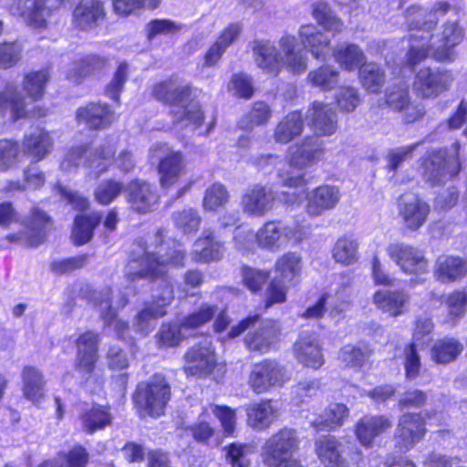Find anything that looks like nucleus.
<instances>
[{"instance_id":"nucleus-1","label":"nucleus","mask_w":467,"mask_h":467,"mask_svg":"<svg viewBox=\"0 0 467 467\" xmlns=\"http://www.w3.org/2000/svg\"><path fill=\"white\" fill-rule=\"evenodd\" d=\"M187 251L180 245L167 248L164 257L156 252L144 251L141 254L131 253L128 264H135L138 270L129 273L130 281L147 280L150 283L160 281L157 295L137 313L136 322L147 324L151 319H158L167 315V308L175 299L174 283L170 268H182L186 265Z\"/></svg>"},{"instance_id":"nucleus-2","label":"nucleus","mask_w":467,"mask_h":467,"mask_svg":"<svg viewBox=\"0 0 467 467\" xmlns=\"http://www.w3.org/2000/svg\"><path fill=\"white\" fill-rule=\"evenodd\" d=\"M171 400V386L160 372L140 381L131 394L133 407L140 416L158 419L163 416Z\"/></svg>"},{"instance_id":"nucleus-3","label":"nucleus","mask_w":467,"mask_h":467,"mask_svg":"<svg viewBox=\"0 0 467 467\" xmlns=\"http://www.w3.org/2000/svg\"><path fill=\"white\" fill-rule=\"evenodd\" d=\"M452 152L447 148L428 150L419 160V171L422 180L431 187L438 186L457 177L462 171L461 144H451Z\"/></svg>"},{"instance_id":"nucleus-4","label":"nucleus","mask_w":467,"mask_h":467,"mask_svg":"<svg viewBox=\"0 0 467 467\" xmlns=\"http://www.w3.org/2000/svg\"><path fill=\"white\" fill-rule=\"evenodd\" d=\"M314 444L315 453L325 467H350L361 458V451L354 443H342L334 435H322Z\"/></svg>"},{"instance_id":"nucleus-5","label":"nucleus","mask_w":467,"mask_h":467,"mask_svg":"<svg viewBox=\"0 0 467 467\" xmlns=\"http://www.w3.org/2000/svg\"><path fill=\"white\" fill-rule=\"evenodd\" d=\"M378 107L400 113L404 124L420 121L426 114L425 107L413 101L410 88L404 83H395L387 88L383 98L378 100Z\"/></svg>"},{"instance_id":"nucleus-6","label":"nucleus","mask_w":467,"mask_h":467,"mask_svg":"<svg viewBox=\"0 0 467 467\" xmlns=\"http://www.w3.org/2000/svg\"><path fill=\"white\" fill-rule=\"evenodd\" d=\"M300 438L297 431L289 427H284L273 433L264 443L261 459L267 467H278L289 460L299 450Z\"/></svg>"},{"instance_id":"nucleus-7","label":"nucleus","mask_w":467,"mask_h":467,"mask_svg":"<svg viewBox=\"0 0 467 467\" xmlns=\"http://www.w3.org/2000/svg\"><path fill=\"white\" fill-rule=\"evenodd\" d=\"M432 414L431 411H407L401 414L393 434L394 448L399 452L406 453L422 441L428 432L427 418Z\"/></svg>"},{"instance_id":"nucleus-8","label":"nucleus","mask_w":467,"mask_h":467,"mask_svg":"<svg viewBox=\"0 0 467 467\" xmlns=\"http://www.w3.org/2000/svg\"><path fill=\"white\" fill-rule=\"evenodd\" d=\"M434 327L435 325L431 317L420 316L416 317L412 338L404 345L401 354L404 375L408 380L416 379L420 375L422 364L418 344L421 343L426 337H431Z\"/></svg>"},{"instance_id":"nucleus-9","label":"nucleus","mask_w":467,"mask_h":467,"mask_svg":"<svg viewBox=\"0 0 467 467\" xmlns=\"http://www.w3.org/2000/svg\"><path fill=\"white\" fill-rule=\"evenodd\" d=\"M289 379L285 368L277 360L265 358L252 366L247 384L254 393L259 395L282 388Z\"/></svg>"},{"instance_id":"nucleus-10","label":"nucleus","mask_w":467,"mask_h":467,"mask_svg":"<svg viewBox=\"0 0 467 467\" xmlns=\"http://www.w3.org/2000/svg\"><path fill=\"white\" fill-rule=\"evenodd\" d=\"M452 80L448 69L422 67L414 75L412 88L423 99H435L450 90Z\"/></svg>"},{"instance_id":"nucleus-11","label":"nucleus","mask_w":467,"mask_h":467,"mask_svg":"<svg viewBox=\"0 0 467 467\" xmlns=\"http://www.w3.org/2000/svg\"><path fill=\"white\" fill-rule=\"evenodd\" d=\"M217 367V355L211 343H195L183 355L182 371L187 377L206 379Z\"/></svg>"},{"instance_id":"nucleus-12","label":"nucleus","mask_w":467,"mask_h":467,"mask_svg":"<svg viewBox=\"0 0 467 467\" xmlns=\"http://www.w3.org/2000/svg\"><path fill=\"white\" fill-rule=\"evenodd\" d=\"M387 253L406 275L420 276L429 273V259L424 251L417 246L404 243H393L388 245Z\"/></svg>"},{"instance_id":"nucleus-13","label":"nucleus","mask_w":467,"mask_h":467,"mask_svg":"<svg viewBox=\"0 0 467 467\" xmlns=\"http://www.w3.org/2000/svg\"><path fill=\"white\" fill-rule=\"evenodd\" d=\"M118 116L113 108L105 101H88L78 107L75 112L77 123L82 124L88 131L109 130Z\"/></svg>"},{"instance_id":"nucleus-14","label":"nucleus","mask_w":467,"mask_h":467,"mask_svg":"<svg viewBox=\"0 0 467 467\" xmlns=\"http://www.w3.org/2000/svg\"><path fill=\"white\" fill-rule=\"evenodd\" d=\"M99 344L100 336L92 329H87L76 337V370L88 376L95 373L99 360Z\"/></svg>"},{"instance_id":"nucleus-15","label":"nucleus","mask_w":467,"mask_h":467,"mask_svg":"<svg viewBox=\"0 0 467 467\" xmlns=\"http://www.w3.org/2000/svg\"><path fill=\"white\" fill-rule=\"evenodd\" d=\"M404 16L407 30L411 33L409 36L410 43H416L419 40L431 41L439 19L432 17L429 8L420 4H412L406 8Z\"/></svg>"},{"instance_id":"nucleus-16","label":"nucleus","mask_w":467,"mask_h":467,"mask_svg":"<svg viewBox=\"0 0 467 467\" xmlns=\"http://www.w3.org/2000/svg\"><path fill=\"white\" fill-rule=\"evenodd\" d=\"M125 198L130 208L140 214L151 212L160 203L156 186L140 178H133L127 183Z\"/></svg>"},{"instance_id":"nucleus-17","label":"nucleus","mask_w":467,"mask_h":467,"mask_svg":"<svg viewBox=\"0 0 467 467\" xmlns=\"http://www.w3.org/2000/svg\"><path fill=\"white\" fill-rule=\"evenodd\" d=\"M107 7L102 0H79L72 9L71 23L75 29L91 31L107 19Z\"/></svg>"},{"instance_id":"nucleus-18","label":"nucleus","mask_w":467,"mask_h":467,"mask_svg":"<svg viewBox=\"0 0 467 467\" xmlns=\"http://www.w3.org/2000/svg\"><path fill=\"white\" fill-rule=\"evenodd\" d=\"M275 192L261 183L248 186L241 197V208L250 217H264L275 203Z\"/></svg>"},{"instance_id":"nucleus-19","label":"nucleus","mask_w":467,"mask_h":467,"mask_svg":"<svg viewBox=\"0 0 467 467\" xmlns=\"http://www.w3.org/2000/svg\"><path fill=\"white\" fill-rule=\"evenodd\" d=\"M194 88L191 83L181 85L178 79L168 77L154 82L150 95L156 101L169 107L178 106L193 96Z\"/></svg>"},{"instance_id":"nucleus-20","label":"nucleus","mask_w":467,"mask_h":467,"mask_svg":"<svg viewBox=\"0 0 467 467\" xmlns=\"http://www.w3.org/2000/svg\"><path fill=\"white\" fill-rule=\"evenodd\" d=\"M398 212L404 228L410 232H417L426 223L431 213V205L419 194H412L409 199L401 195L398 202Z\"/></svg>"},{"instance_id":"nucleus-21","label":"nucleus","mask_w":467,"mask_h":467,"mask_svg":"<svg viewBox=\"0 0 467 467\" xmlns=\"http://www.w3.org/2000/svg\"><path fill=\"white\" fill-rule=\"evenodd\" d=\"M23 225L27 244L30 247H37L47 241L54 228V220L38 204H35L31 207Z\"/></svg>"},{"instance_id":"nucleus-22","label":"nucleus","mask_w":467,"mask_h":467,"mask_svg":"<svg viewBox=\"0 0 467 467\" xmlns=\"http://www.w3.org/2000/svg\"><path fill=\"white\" fill-rule=\"evenodd\" d=\"M392 420L385 414H366L356 422L354 434L365 448H371L375 439L389 432L392 428Z\"/></svg>"},{"instance_id":"nucleus-23","label":"nucleus","mask_w":467,"mask_h":467,"mask_svg":"<svg viewBox=\"0 0 467 467\" xmlns=\"http://www.w3.org/2000/svg\"><path fill=\"white\" fill-rule=\"evenodd\" d=\"M325 150L322 140L311 135L306 136L289 148L288 163L298 169L310 167L324 158Z\"/></svg>"},{"instance_id":"nucleus-24","label":"nucleus","mask_w":467,"mask_h":467,"mask_svg":"<svg viewBox=\"0 0 467 467\" xmlns=\"http://www.w3.org/2000/svg\"><path fill=\"white\" fill-rule=\"evenodd\" d=\"M160 186L168 190L179 182L187 171V160L182 150H171L160 158L156 166Z\"/></svg>"},{"instance_id":"nucleus-25","label":"nucleus","mask_w":467,"mask_h":467,"mask_svg":"<svg viewBox=\"0 0 467 467\" xmlns=\"http://www.w3.org/2000/svg\"><path fill=\"white\" fill-rule=\"evenodd\" d=\"M307 120L314 137H327L337 130V118L329 104L315 100L307 111Z\"/></svg>"},{"instance_id":"nucleus-26","label":"nucleus","mask_w":467,"mask_h":467,"mask_svg":"<svg viewBox=\"0 0 467 467\" xmlns=\"http://www.w3.org/2000/svg\"><path fill=\"white\" fill-rule=\"evenodd\" d=\"M464 28L458 20H447L443 23L439 45L432 51V57L437 62H451L455 56L454 48L464 39Z\"/></svg>"},{"instance_id":"nucleus-27","label":"nucleus","mask_w":467,"mask_h":467,"mask_svg":"<svg viewBox=\"0 0 467 467\" xmlns=\"http://www.w3.org/2000/svg\"><path fill=\"white\" fill-rule=\"evenodd\" d=\"M280 335L279 322L273 318H267L257 329L245 337L244 344L250 351L265 354L269 352L279 340Z\"/></svg>"},{"instance_id":"nucleus-28","label":"nucleus","mask_w":467,"mask_h":467,"mask_svg":"<svg viewBox=\"0 0 467 467\" xmlns=\"http://www.w3.org/2000/svg\"><path fill=\"white\" fill-rule=\"evenodd\" d=\"M433 275L442 284L458 282L467 276V260L459 255L441 254L436 259Z\"/></svg>"},{"instance_id":"nucleus-29","label":"nucleus","mask_w":467,"mask_h":467,"mask_svg":"<svg viewBox=\"0 0 467 467\" xmlns=\"http://www.w3.org/2000/svg\"><path fill=\"white\" fill-rule=\"evenodd\" d=\"M242 32L240 23H230L218 35L203 55V67H213L219 64L227 48Z\"/></svg>"},{"instance_id":"nucleus-30","label":"nucleus","mask_w":467,"mask_h":467,"mask_svg":"<svg viewBox=\"0 0 467 467\" xmlns=\"http://www.w3.org/2000/svg\"><path fill=\"white\" fill-rule=\"evenodd\" d=\"M102 221L100 211H91L86 213H78L73 218L70 231V239L75 246L88 244L94 237L96 229Z\"/></svg>"},{"instance_id":"nucleus-31","label":"nucleus","mask_w":467,"mask_h":467,"mask_svg":"<svg viewBox=\"0 0 467 467\" xmlns=\"http://www.w3.org/2000/svg\"><path fill=\"white\" fill-rule=\"evenodd\" d=\"M78 419L83 431L87 434H94L112 425L111 407L109 404L94 402L88 408L82 410Z\"/></svg>"},{"instance_id":"nucleus-32","label":"nucleus","mask_w":467,"mask_h":467,"mask_svg":"<svg viewBox=\"0 0 467 467\" xmlns=\"http://www.w3.org/2000/svg\"><path fill=\"white\" fill-rule=\"evenodd\" d=\"M374 349L370 343L360 340L355 344L348 343L340 348L338 359L346 368L354 371H361L367 366H370V358Z\"/></svg>"},{"instance_id":"nucleus-33","label":"nucleus","mask_w":467,"mask_h":467,"mask_svg":"<svg viewBox=\"0 0 467 467\" xmlns=\"http://www.w3.org/2000/svg\"><path fill=\"white\" fill-rule=\"evenodd\" d=\"M8 113L12 121L29 116L26 97L19 92L16 85L10 83L0 90V118H5Z\"/></svg>"},{"instance_id":"nucleus-34","label":"nucleus","mask_w":467,"mask_h":467,"mask_svg":"<svg viewBox=\"0 0 467 467\" xmlns=\"http://www.w3.org/2000/svg\"><path fill=\"white\" fill-rule=\"evenodd\" d=\"M53 140L44 128L37 127L33 131L25 134L22 140V150L25 156L32 161H42L52 150Z\"/></svg>"},{"instance_id":"nucleus-35","label":"nucleus","mask_w":467,"mask_h":467,"mask_svg":"<svg viewBox=\"0 0 467 467\" xmlns=\"http://www.w3.org/2000/svg\"><path fill=\"white\" fill-rule=\"evenodd\" d=\"M254 59L260 68L273 77L283 69V59L276 47L268 40H255L253 47Z\"/></svg>"},{"instance_id":"nucleus-36","label":"nucleus","mask_w":467,"mask_h":467,"mask_svg":"<svg viewBox=\"0 0 467 467\" xmlns=\"http://www.w3.org/2000/svg\"><path fill=\"white\" fill-rule=\"evenodd\" d=\"M305 129V119L301 110H292L275 125L273 138L275 142L287 144L300 137Z\"/></svg>"},{"instance_id":"nucleus-37","label":"nucleus","mask_w":467,"mask_h":467,"mask_svg":"<svg viewBox=\"0 0 467 467\" xmlns=\"http://www.w3.org/2000/svg\"><path fill=\"white\" fill-rule=\"evenodd\" d=\"M109 64V58L99 54L90 53L84 55L72 62L68 78L76 83H81L84 79L104 70Z\"/></svg>"},{"instance_id":"nucleus-38","label":"nucleus","mask_w":467,"mask_h":467,"mask_svg":"<svg viewBox=\"0 0 467 467\" xmlns=\"http://www.w3.org/2000/svg\"><path fill=\"white\" fill-rule=\"evenodd\" d=\"M298 36L303 47L317 59H323L330 50V39L313 24L303 25Z\"/></svg>"},{"instance_id":"nucleus-39","label":"nucleus","mask_w":467,"mask_h":467,"mask_svg":"<svg viewBox=\"0 0 467 467\" xmlns=\"http://www.w3.org/2000/svg\"><path fill=\"white\" fill-rule=\"evenodd\" d=\"M339 196V192L335 186L323 184L316 187L307 198V213L311 216L321 215L325 211L336 206Z\"/></svg>"},{"instance_id":"nucleus-40","label":"nucleus","mask_w":467,"mask_h":467,"mask_svg":"<svg viewBox=\"0 0 467 467\" xmlns=\"http://www.w3.org/2000/svg\"><path fill=\"white\" fill-rule=\"evenodd\" d=\"M302 268V257L296 252L283 254L274 265L275 278L293 286L299 283Z\"/></svg>"},{"instance_id":"nucleus-41","label":"nucleus","mask_w":467,"mask_h":467,"mask_svg":"<svg viewBox=\"0 0 467 467\" xmlns=\"http://www.w3.org/2000/svg\"><path fill=\"white\" fill-rule=\"evenodd\" d=\"M50 80L51 67L49 66L25 73L22 80V88L26 93V97L33 102L43 99Z\"/></svg>"},{"instance_id":"nucleus-42","label":"nucleus","mask_w":467,"mask_h":467,"mask_svg":"<svg viewBox=\"0 0 467 467\" xmlns=\"http://www.w3.org/2000/svg\"><path fill=\"white\" fill-rule=\"evenodd\" d=\"M463 343L452 336L438 338L431 347V358L435 364L447 365L454 362L463 352Z\"/></svg>"},{"instance_id":"nucleus-43","label":"nucleus","mask_w":467,"mask_h":467,"mask_svg":"<svg viewBox=\"0 0 467 467\" xmlns=\"http://www.w3.org/2000/svg\"><path fill=\"white\" fill-rule=\"evenodd\" d=\"M409 294L402 289L379 290L373 295V302L382 312L398 317L406 311Z\"/></svg>"},{"instance_id":"nucleus-44","label":"nucleus","mask_w":467,"mask_h":467,"mask_svg":"<svg viewBox=\"0 0 467 467\" xmlns=\"http://www.w3.org/2000/svg\"><path fill=\"white\" fill-rule=\"evenodd\" d=\"M333 58L346 71L359 70L365 66L366 56L361 47L355 43L338 44L333 49Z\"/></svg>"},{"instance_id":"nucleus-45","label":"nucleus","mask_w":467,"mask_h":467,"mask_svg":"<svg viewBox=\"0 0 467 467\" xmlns=\"http://www.w3.org/2000/svg\"><path fill=\"white\" fill-rule=\"evenodd\" d=\"M285 225L280 220H268L256 231L254 240L261 248L278 250L284 243Z\"/></svg>"},{"instance_id":"nucleus-46","label":"nucleus","mask_w":467,"mask_h":467,"mask_svg":"<svg viewBox=\"0 0 467 467\" xmlns=\"http://www.w3.org/2000/svg\"><path fill=\"white\" fill-rule=\"evenodd\" d=\"M349 415V410L343 403H330L312 421L311 426L317 431H334L341 427Z\"/></svg>"},{"instance_id":"nucleus-47","label":"nucleus","mask_w":467,"mask_h":467,"mask_svg":"<svg viewBox=\"0 0 467 467\" xmlns=\"http://www.w3.org/2000/svg\"><path fill=\"white\" fill-rule=\"evenodd\" d=\"M22 391L25 399L36 403L39 402L45 395L46 380L41 370L32 365L22 368Z\"/></svg>"},{"instance_id":"nucleus-48","label":"nucleus","mask_w":467,"mask_h":467,"mask_svg":"<svg viewBox=\"0 0 467 467\" xmlns=\"http://www.w3.org/2000/svg\"><path fill=\"white\" fill-rule=\"evenodd\" d=\"M284 53L283 67H285L292 74L304 73L307 67L306 57L297 49V39L295 36L285 35L279 40Z\"/></svg>"},{"instance_id":"nucleus-49","label":"nucleus","mask_w":467,"mask_h":467,"mask_svg":"<svg viewBox=\"0 0 467 467\" xmlns=\"http://www.w3.org/2000/svg\"><path fill=\"white\" fill-rule=\"evenodd\" d=\"M196 244L200 246L194 252V257L197 262L210 263L219 261L223 257L224 244L217 240L212 230H204L196 240Z\"/></svg>"},{"instance_id":"nucleus-50","label":"nucleus","mask_w":467,"mask_h":467,"mask_svg":"<svg viewBox=\"0 0 467 467\" xmlns=\"http://www.w3.org/2000/svg\"><path fill=\"white\" fill-rule=\"evenodd\" d=\"M294 350L297 360L306 368L318 369L325 363L322 348L316 340L301 338L295 343Z\"/></svg>"},{"instance_id":"nucleus-51","label":"nucleus","mask_w":467,"mask_h":467,"mask_svg":"<svg viewBox=\"0 0 467 467\" xmlns=\"http://www.w3.org/2000/svg\"><path fill=\"white\" fill-rule=\"evenodd\" d=\"M358 80L368 93L379 95L382 92L387 76L385 69L375 62L365 63L358 70Z\"/></svg>"},{"instance_id":"nucleus-52","label":"nucleus","mask_w":467,"mask_h":467,"mask_svg":"<svg viewBox=\"0 0 467 467\" xmlns=\"http://www.w3.org/2000/svg\"><path fill=\"white\" fill-rule=\"evenodd\" d=\"M65 0H34L27 13L30 26L43 29L47 26V19L64 5Z\"/></svg>"},{"instance_id":"nucleus-53","label":"nucleus","mask_w":467,"mask_h":467,"mask_svg":"<svg viewBox=\"0 0 467 467\" xmlns=\"http://www.w3.org/2000/svg\"><path fill=\"white\" fill-rule=\"evenodd\" d=\"M250 425L258 430L268 429L277 416V409L273 406V400L265 399L250 405L246 410Z\"/></svg>"},{"instance_id":"nucleus-54","label":"nucleus","mask_w":467,"mask_h":467,"mask_svg":"<svg viewBox=\"0 0 467 467\" xmlns=\"http://www.w3.org/2000/svg\"><path fill=\"white\" fill-rule=\"evenodd\" d=\"M117 145L114 142H106L99 145L91 150L88 161V170L94 172L96 177L108 172L115 163Z\"/></svg>"},{"instance_id":"nucleus-55","label":"nucleus","mask_w":467,"mask_h":467,"mask_svg":"<svg viewBox=\"0 0 467 467\" xmlns=\"http://www.w3.org/2000/svg\"><path fill=\"white\" fill-rule=\"evenodd\" d=\"M230 201L227 187L219 182H213L204 191L202 206L205 212L215 213L223 208Z\"/></svg>"},{"instance_id":"nucleus-56","label":"nucleus","mask_w":467,"mask_h":467,"mask_svg":"<svg viewBox=\"0 0 467 467\" xmlns=\"http://www.w3.org/2000/svg\"><path fill=\"white\" fill-rule=\"evenodd\" d=\"M170 115L173 124L186 122L185 126L193 130H199L205 121L204 110L198 102L183 106L182 112L179 110H171Z\"/></svg>"},{"instance_id":"nucleus-57","label":"nucleus","mask_w":467,"mask_h":467,"mask_svg":"<svg viewBox=\"0 0 467 467\" xmlns=\"http://www.w3.org/2000/svg\"><path fill=\"white\" fill-rule=\"evenodd\" d=\"M312 16L319 26L327 31L340 33L343 30V21L334 14L329 4L326 1H317L313 4Z\"/></svg>"},{"instance_id":"nucleus-58","label":"nucleus","mask_w":467,"mask_h":467,"mask_svg":"<svg viewBox=\"0 0 467 467\" xmlns=\"http://www.w3.org/2000/svg\"><path fill=\"white\" fill-rule=\"evenodd\" d=\"M182 322H163L155 335V342L159 348L178 347L184 339Z\"/></svg>"},{"instance_id":"nucleus-59","label":"nucleus","mask_w":467,"mask_h":467,"mask_svg":"<svg viewBox=\"0 0 467 467\" xmlns=\"http://www.w3.org/2000/svg\"><path fill=\"white\" fill-rule=\"evenodd\" d=\"M358 242L351 236L343 235L339 237L332 249L333 258L337 263L343 265L355 264L358 259Z\"/></svg>"},{"instance_id":"nucleus-60","label":"nucleus","mask_w":467,"mask_h":467,"mask_svg":"<svg viewBox=\"0 0 467 467\" xmlns=\"http://www.w3.org/2000/svg\"><path fill=\"white\" fill-rule=\"evenodd\" d=\"M307 81L322 91H329L337 86L339 72L330 66L322 65L308 73Z\"/></svg>"},{"instance_id":"nucleus-61","label":"nucleus","mask_w":467,"mask_h":467,"mask_svg":"<svg viewBox=\"0 0 467 467\" xmlns=\"http://www.w3.org/2000/svg\"><path fill=\"white\" fill-rule=\"evenodd\" d=\"M124 191L126 192V186L121 181L109 178L97 185L93 195L99 204L107 206L117 200Z\"/></svg>"},{"instance_id":"nucleus-62","label":"nucleus","mask_w":467,"mask_h":467,"mask_svg":"<svg viewBox=\"0 0 467 467\" xmlns=\"http://www.w3.org/2000/svg\"><path fill=\"white\" fill-rule=\"evenodd\" d=\"M91 148L89 143H80L67 149L61 161V165L66 170L78 168L80 166L88 169Z\"/></svg>"},{"instance_id":"nucleus-63","label":"nucleus","mask_w":467,"mask_h":467,"mask_svg":"<svg viewBox=\"0 0 467 467\" xmlns=\"http://www.w3.org/2000/svg\"><path fill=\"white\" fill-rule=\"evenodd\" d=\"M241 276L243 285L254 295L260 294L269 281L270 272L268 270L258 269L249 265L241 267Z\"/></svg>"},{"instance_id":"nucleus-64","label":"nucleus","mask_w":467,"mask_h":467,"mask_svg":"<svg viewBox=\"0 0 467 467\" xmlns=\"http://www.w3.org/2000/svg\"><path fill=\"white\" fill-rule=\"evenodd\" d=\"M448 320L455 323L462 318L467 312V291L454 289L445 298Z\"/></svg>"}]
</instances>
